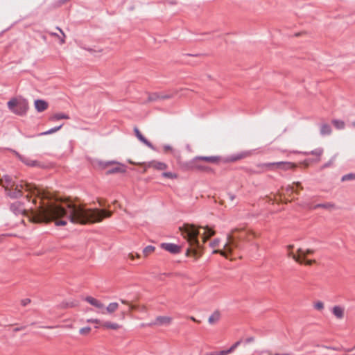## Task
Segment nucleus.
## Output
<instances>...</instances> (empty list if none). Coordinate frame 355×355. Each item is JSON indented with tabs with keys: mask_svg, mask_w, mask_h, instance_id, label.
<instances>
[{
	"mask_svg": "<svg viewBox=\"0 0 355 355\" xmlns=\"http://www.w3.org/2000/svg\"><path fill=\"white\" fill-rule=\"evenodd\" d=\"M26 190L31 191L41 199L40 205L30 211L26 210L23 204L15 202L10 206L16 215H24L33 223H48L55 221L56 225L64 226L69 220L73 223L85 225L98 223L109 216V212L104 209H89L83 205H78L71 202L60 205L54 202H45L44 199H49V193L34 188L29 184H25Z\"/></svg>",
	"mask_w": 355,
	"mask_h": 355,
	"instance_id": "1",
	"label": "nucleus"
},
{
	"mask_svg": "<svg viewBox=\"0 0 355 355\" xmlns=\"http://www.w3.org/2000/svg\"><path fill=\"white\" fill-rule=\"evenodd\" d=\"M255 236V233L250 229L235 228L227 235V241L223 249L214 250L213 253H218L228 259L234 250L241 249V242L250 241Z\"/></svg>",
	"mask_w": 355,
	"mask_h": 355,
	"instance_id": "2",
	"label": "nucleus"
},
{
	"mask_svg": "<svg viewBox=\"0 0 355 355\" xmlns=\"http://www.w3.org/2000/svg\"><path fill=\"white\" fill-rule=\"evenodd\" d=\"M180 230L190 245L187 250V255L193 254L195 257H199L200 255V250L198 239L200 234L198 229L193 225L185 224L182 227H180Z\"/></svg>",
	"mask_w": 355,
	"mask_h": 355,
	"instance_id": "3",
	"label": "nucleus"
},
{
	"mask_svg": "<svg viewBox=\"0 0 355 355\" xmlns=\"http://www.w3.org/2000/svg\"><path fill=\"white\" fill-rule=\"evenodd\" d=\"M7 105L12 113L19 116L25 115L29 108L27 100L21 97L11 98Z\"/></svg>",
	"mask_w": 355,
	"mask_h": 355,
	"instance_id": "4",
	"label": "nucleus"
},
{
	"mask_svg": "<svg viewBox=\"0 0 355 355\" xmlns=\"http://www.w3.org/2000/svg\"><path fill=\"white\" fill-rule=\"evenodd\" d=\"M0 184L2 187H3L6 190L15 187L14 191H10L8 193V195L11 198H18L22 195L21 189H19V186L15 185L12 178L8 175H5L0 178Z\"/></svg>",
	"mask_w": 355,
	"mask_h": 355,
	"instance_id": "5",
	"label": "nucleus"
},
{
	"mask_svg": "<svg viewBox=\"0 0 355 355\" xmlns=\"http://www.w3.org/2000/svg\"><path fill=\"white\" fill-rule=\"evenodd\" d=\"M296 193L299 194V192L297 190H295V187L293 184L288 185L285 189V193H282L280 191L278 192V193L274 195V198H272L270 197H268L269 201H274L277 202H285L287 203L288 202H290L291 200H288L286 196H291V194Z\"/></svg>",
	"mask_w": 355,
	"mask_h": 355,
	"instance_id": "6",
	"label": "nucleus"
},
{
	"mask_svg": "<svg viewBox=\"0 0 355 355\" xmlns=\"http://www.w3.org/2000/svg\"><path fill=\"white\" fill-rule=\"evenodd\" d=\"M85 300L91 305L97 309V313L101 314L109 313L111 312V304H105L100 300L96 299L92 296H87Z\"/></svg>",
	"mask_w": 355,
	"mask_h": 355,
	"instance_id": "7",
	"label": "nucleus"
},
{
	"mask_svg": "<svg viewBox=\"0 0 355 355\" xmlns=\"http://www.w3.org/2000/svg\"><path fill=\"white\" fill-rule=\"evenodd\" d=\"M315 252V250L313 249H306L304 250L302 248H299L297 250V253L295 254L293 252H289V257L292 258L294 261L300 264H302L305 258L310 254H313Z\"/></svg>",
	"mask_w": 355,
	"mask_h": 355,
	"instance_id": "8",
	"label": "nucleus"
},
{
	"mask_svg": "<svg viewBox=\"0 0 355 355\" xmlns=\"http://www.w3.org/2000/svg\"><path fill=\"white\" fill-rule=\"evenodd\" d=\"M272 171H288L290 169H295L297 165L293 162H273Z\"/></svg>",
	"mask_w": 355,
	"mask_h": 355,
	"instance_id": "9",
	"label": "nucleus"
},
{
	"mask_svg": "<svg viewBox=\"0 0 355 355\" xmlns=\"http://www.w3.org/2000/svg\"><path fill=\"white\" fill-rule=\"evenodd\" d=\"M173 322V318L168 315H159L155 318L153 325L156 326H168Z\"/></svg>",
	"mask_w": 355,
	"mask_h": 355,
	"instance_id": "10",
	"label": "nucleus"
},
{
	"mask_svg": "<svg viewBox=\"0 0 355 355\" xmlns=\"http://www.w3.org/2000/svg\"><path fill=\"white\" fill-rule=\"evenodd\" d=\"M250 155L251 153L250 151H243L239 153L230 155L229 157H227V161L234 162L248 157Z\"/></svg>",
	"mask_w": 355,
	"mask_h": 355,
	"instance_id": "11",
	"label": "nucleus"
},
{
	"mask_svg": "<svg viewBox=\"0 0 355 355\" xmlns=\"http://www.w3.org/2000/svg\"><path fill=\"white\" fill-rule=\"evenodd\" d=\"M200 161H204L209 163H217L219 161V157L216 156H197L192 159L191 163H196Z\"/></svg>",
	"mask_w": 355,
	"mask_h": 355,
	"instance_id": "12",
	"label": "nucleus"
},
{
	"mask_svg": "<svg viewBox=\"0 0 355 355\" xmlns=\"http://www.w3.org/2000/svg\"><path fill=\"white\" fill-rule=\"evenodd\" d=\"M146 166L148 168H153L158 171H164L168 168V165L166 164L156 160H153L146 163Z\"/></svg>",
	"mask_w": 355,
	"mask_h": 355,
	"instance_id": "13",
	"label": "nucleus"
},
{
	"mask_svg": "<svg viewBox=\"0 0 355 355\" xmlns=\"http://www.w3.org/2000/svg\"><path fill=\"white\" fill-rule=\"evenodd\" d=\"M160 247L173 254H178L180 252V247L173 243H163Z\"/></svg>",
	"mask_w": 355,
	"mask_h": 355,
	"instance_id": "14",
	"label": "nucleus"
},
{
	"mask_svg": "<svg viewBox=\"0 0 355 355\" xmlns=\"http://www.w3.org/2000/svg\"><path fill=\"white\" fill-rule=\"evenodd\" d=\"M163 153L165 154H172L178 160L180 159V154L176 151L174 148L168 144H165L162 147Z\"/></svg>",
	"mask_w": 355,
	"mask_h": 355,
	"instance_id": "15",
	"label": "nucleus"
},
{
	"mask_svg": "<svg viewBox=\"0 0 355 355\" xmlns=\"http://www.w3.org/2000/svg\"><path fill=\"white\" fill-rule=\"evenodd\" d=\"M34 105L36 110L39 112H42L46 110L49 107L48 103L41 99L35 100L34 102Z\"/></svg>",
	"mask_w": 355,
	"mask_h": 355,
	"instance_id": "16",
	"label": "nucleus"
},
{
	"mask_svg": "<svg viewBox=\"0 0 355 355\" xmlns=\"http://www.w3.org/2000/svg\"><path fill=\"white\" fill-rule=\"evenodd\" d=\"M200 228L204 230V232L202 234V239L203 243H205L207 240H208L211 236H212L215 234L214 230L209 227L208 226L200 227Z\"/></svg>",
	"mask_w": 355,
	"mask_h": 355,
	"instance_id": "17",
	"label": "nucleus"
},
{
	"mask_svg": "<svg viewBox=\"0 0 355 355\" xmlns=\"http://www.w3.org/2000/svg\"><path fill=\"white\" fill-rule=\"evenodd\" d=\"M92 164L96 169L104 170L110 164V162H103L100 159H94V161H92Z\"/></svg>",
	"mask_w": 355,
	"mask_h": 355,
	"instance_id": "18",
	"label": "nucleus"
},
{
	"mask_svg": "<svg viewBox=\"0 0 355 355\" xmlns=\"http://www.w3.org/2000/svg\"><path fill=\"white\" fill-rule=\"evenodd\" d=\"M332 313L336 318L341 320L345 315V309L340 306H335L332 308Z\"/></svg>",
	"mask_w": 355,
	"mask_h": 355,
	"instance_id": "19",
	"label": "nucleus"
},
{
	"mask_svg": "<svg viewBox=\"0 0 355 355\" xmlns=\"http://www.w3.org/2000/svg\"><path fill=\"white\" fill-rule=\"evenodd\" d=\"M273 162L259 163L257 164V167L259 169V172H265L267 171H272Z\"/></svg>",
	"mask_w": 355,
	"mask_h": 355,
	"instance_id": "20",
	"label": "nucleus"
},
{
	"mask_svg": "<svg viewBox=\"0 0 355 355\" xmlns=\"http://www.w3.org/2000/svg\"><path fill=\"white\" fill-rule=\"evenodd\" d=\"M134 131L136 137L144 144L148 146V147H152V144L142 135L138 128L135 127L134 128Z\"/></svg>",
	"mask_w": 355,
	"mask_h": 355,
	"instance_id": "21",
	"label": "nucleus"
},
{
	"mask_svg": "<svg viewBox=\"0 0 355 355\" xmlns=\"http://www.w3.org/2000/svg\"><path fill=\"white\" fill-rule=\"evenodd\" d=\"M87 322L95 323V324H99V325H101L103 327L107 328V329L111 328V324L109 322H102L98 319H93V318L87 319Z\"/></svg>",
	"mask_w": 355,
	"mask_h": 355,
	"instance_id": "22",
	"label": "nucleus"
},
{
	"mask_svg": "<svg viewBox=\"0 0 355 355\" xmlns=\"http://www.w3.org/2000/svg\"><path fill=\"white\" fill-rule=\"evenodd\" d=\"M69 116L64 113H56L50 117L51 121H57L60 119H69Z\"/></svg>",
	"mask_w": 355,
	"mask_h": 355,
	"instance_id": "23",
	"label": "nucleus"
},
{
	"mask_svg": "<svg viewBox=\"0 0 355 355\" xmlns=\"http://www.w3.org/2000/svg\"><path fill=\"white\" fill-rule=\"evenodd\" d=\"M56 29L58 30L60 32L61 35H59L58 34H57L55 33H50V35H52V36L58 37L60 40V44H64L65 42V37H66V35H65V34L63 33V31L59 27H57Z\"/></svg>",
	"mask_w": 355,
	"mask_h": 355,
	"instance_id": "24",
	"label": "nucleus"
},
{
	"mask_svg": "<svg viewBox=\"0 0 355 355\" xmlns=\"http://www.w3.org/2000/svg\"><path fill=\"white\" fill-rule=\"evenodd\" d=\"M220 314L218 311H214L209 318L208 321L210 324H214L220 319Z\"/></svg>",
	"mask_w": 355,
	"mask_h": 355,
	"instance_id": "25",
	"label": "nucleus"
},
{
	"mask_svg": "<svg viewBox=\"0 0 355 355\" xmlns=\"http://www.w3.org/2000/svg\"><path fill=\"white\" fill-rule=\"evenodd\" d=\"M115 172L124 173L125 172V167L112 162V173Z\"/></svg>",
	"mask_w": 355,
	"mask_h": 355,
	"instance_id": "26",
	"label": "nucleus"
},
{
	"mask_svg": "<svg viewBox=\"0 0 355 355\" xmlns=\"http://www.w3.org/2000/svg\"><path fill=\"white\" fill-rule=\"evenodd\" d=\"M17 156L23 162H24L28 166H34L37 165L36 161L31 160L18 154Z\"/></svg>",
	"mask_w": 355,
	"mask_h": 355,
	"instance_id": "27",
	"label": "nucleus"
},
{
	"mask_svg": "<svg viewBox=\"0 0 355 355\" xmlns=\"http://www.w3.org/2000/svg\"><path fill=\"white\" fill-rule=\"evenodd\" d=\"M331 132V128L328 124H323L320 128V133L322 135H329Z\"/></svg>",
	"mask_w": 355,
	"mask_h": 355,
	"instance_id": "28",
	"label": "nucleus"
},
{
	"mask_svg": "<svg viewBox=\"0 0 355 355\" xmlns=\"http://www.w3.org/2000/svg\"><path fill=\"white\" fill-rule=\"evenodd\" d=\"M155 248L152 245H148L143 250V255L145 257H147L150 254L154 252Z\"/></svg>",
	"mask_w": 355,
	"mask_h": 355,
	"instance_id": "29",
	"label": "nucleus"
},
{
	"mask_svg": "<svg viewBox=\"0 0 355 355\" xmlns=\"http://www.w3.org/2000/svg\"><path fill=\"white\" fill-rule=\"evenodd\" d=\"M333 125L338 129H343L345 128V122L340 120H334L332 121Z\"/></svg>",
	"mask_w": 355,
	"mask_h": 355,
	"instance_id": "30",
	"label": "nucleus"
},
{
	"mask_svg": "<svg viewBox=\"0 0 355 355\" xmlns=\"http://www.w3.org/2000/svg\"><path fill=\"white\" fill-rule=\"evenodd\" d=\"M355 180V173H348L343 175L341 178L342 182L351 181Z\"/></svg>",
	"mask_w": 355,
	"mask_h": 355,
	"instance_id": "31",
	"label": "nucleus"
},
{
	"mask_svg": "<svg viewBox=\"0 0 355 355\" xmlns=\"http://www.w3.org/2000/svg\"><path fill=\"white\" fill-rule=\"evenodd\" d=\"M315 207H321L327 209H332L335 208V205L333 203H325V204H319L315 206Z\"/></svg>",
	"mask_w": 355,
	"mask_h": 355,
	"instance_id": "32",
	"label": "nucleus"
},
{
	"mask_svg": "<svg viewBox=\"0 0 355 355\" xmlns=\"http://www.w3.org/2000/svg\"><path fill=\"white\" fill-rule=\"evenodd\" d=\"M62 126V125H59L58 127H55L53 128H51V129L46 131V132H42V133L39 134V135L41 136V135H50V134L54 133L56 131L59 130L61 128Z\"/></svg>",
	"mask_w": 355,
	"mask_h": 355,
	"instance_id": "33",
	"label": "nucleus"
},
{
	"mask_svg": "<svg viewBox=\"0 0 355 355\" xmlns=\"http://www.w3.org/2000/svg\"><path fill=\"white\" fill-rule=\"evenodd\" d=\"M162 175L164 178H170V179H175L178 178L177 174L171 173V172H164L162 173Z\"/></svg>",
	"mask_w": 355,
	"mask_h": 355,
	"instance_id": "34",
	"label": "nucleus"
},
{
	"mask_svg": "<svg viewBox=\"0 0 355 355\" xmlns=\"http://www.w3.org/2000/svg\"><path fill=\"white\" fill-rule=\"evenodd\" d=\"M198 162H198L196 163H192L193 164V166L195 168L200 170V171H207L209 169L208 167L202 166Z\"/></svg>",
	"mask_w": 355,
	"mask_h": 355,
	"instance_id": "35",
	"label": "nucleus"
},
{
	"mask_svg": "<svg viewBox=\"0 0 355 355\" xmlns=\"http://www.w3.org/2000/svg\"><path fill=\"white\" fill-rule=\"evenodd\" d=\"M314 308L318 311H321L324 309V304L321 301H318L314 304Z\"/></svg>",
	"mask_w": 355,
	"mask_h": 355,
	"instance_id": "36",
	"label": "nucleus"
},
{
	"mask_svg": "<svg viewBox=\"0 0 355 355\" xmlns=\"http://www.w3.org/2000/svg\"><path fill=\"white\" fill-rule=\"evenodd\" d=\"M292 184L295 187V190H297L299 193L300 190H303V187L300 182H294Z\"/></svg>",
	"mask_w": 355,
	"mask_h": 355,
	"instance_id": "37",
	"label": "nucleus"
},
{
	"mask_svg": "<svg viewBox=\"0 0 355 355\" xmlns=\"http://www.w3.org/2000/svg\"><path fill=\"white\" fill-rule=\"evenodd\" d=\"M91 331V328L89 327H83L80 329V334L82 335H87Z\"/></svg>",
	"mask_w": 355,
	"mask_h": 355,
	"instance_id": "38",
	"label": "nucleus"
},
{
	"mask_svg": "<svg viewBox=\"0 0 355 355\" xmlns=\"http://www.w3.org/2000/svg\"><path fill=\"white\" fill-rule=\"evenodd\" d=\"M315 263V259H304V263L302 264H304L306 266H311L313 265V263Z\"/></svg>",
	"mask_w": 355,
	"mask_h": 355,
	"instance_id": "39",
	"label": "nucleus"
},
{
	"mask_svg": "<svg viewBox=\"0 0 355 355\" xmlns=\"http://www.w3.org/2000/svg\"><path fill=\"white\" fill-rule=\"evenodd\" d=\"M129 163H130V164H135V165H144V166H145V168H143V171H144L143 172H144V173H146V171H147V168H148V167H147V166H146V164H144V163H139V162H138V163H137V162H132V161H131V160H129Z\"/></svg>",
	"mask_w": 355,
	"mask_h": 355,
	"instance_id": "40",
	"label": "nucleus"
},
{
	"mask_svg": "<svg viewBox=\"0 0 355 355\" xmlns=\"http://www.w3.org/2000/svg\"><path fill=\"white\" fill-rule=\"evenodd\" d=\"M121 303L128 304L129 306V311H131L132 310H135L137 309V306L135 305L130 304L127 301L121 300Z\"/></svg>",
	"mask_w": 355,
	"mask_h": 355,
	"instance_id": "41",
	"label": "nucleus"
},
{
	"mask_svg": "<svg viewBox=\"0 0 355 355\" xmlns=\"http://www.w3.org/2000/svg\"><path fill=\"white\" fill-rule=\"evenodd\" d=\"M219 243H220V241L219 239H214L211 243V246L212 248H217L219 246Z\"/></svg>",
	"mask_w": 355,
	"mask_h": 355,
	"instance_id": "42",
	"label": "nucleus"
},
{
	"mask_svg": "<svg viewBox=\"0 0 355 355\" xmlns=\"http://www.w3.org/2000/svg\"><path fill=\"white\" fill-rule=\"evenodd\" d=\"M294 246L293 245H288L287 246V256L289 257V252H293V249Z\"/></svg>",
	"mask_w": 355,
	"mask_h": 355,
	"instance_id": "43",
	"label": "nucleus"
},
{
	"mask_svg": "<svg viewBox=\"0 0 355 355\" xmlns=\"http://www.w3.org/2000/svg\"><path fill=\"white\" fill-rule=\"evenodd\" d=\"M313 154H314L316 156L320 157L322 155V150H317L315 152H313Z\"/></svg>",
	"mask_w": 355,
	"mask_h": 355,
	"instance_id": "44",
	"label": "nucleus"
},
{
	"mask_svg": "<svg viewBox=\"0 0 355 355\" xmlns=\"http://www.w3.org/2000/svg\"><path fill=\"white\" fill-rule=\"evenodd\" d=\"M119 308V304L118 303H113L112 302V312L116 310Z\"/></svg>",
	"mask_w": 355,
	"mask_h": 355,
	"instance_id": "45",
	"label": "nucleus"
},
{
	"mask_svg": "<svg viewBox=\"0 0 355 355\" xmlns=\"http://www.w3.org/2000/svg\"><path fill=\"white\" fill-rule=\"evenodd\" d=\"M112 329H116L121 328V326L118 324L112 323Z\"/></svg>",
	"mask_w": 355,
	"mask_h": 355,
	"instance_id": "46",
	"label": "nucleus"
},
{
	"mask_svg": "<svg viewBox=\"0 0 355 355\" xmlns=\"http://www.w3.org/2000/svg\"><path fill=\"white\" fill-rule=\"evenodd\" d=\"M128 257L130 259L133 260L135 259V254L133 252H130L128 254Z\"/></svg>",
	"mask_w": 355,
	"mask_h": 355,
	"instance_id": "47",
	"label": "nucleus"
},
{
	"mask_svg": "<svg viewBox=\"0 0 355 355\" xmlns=\"http://www.w3.org/2000/svg\"><path fill=\"white\" fill-rule=\"evenodd\" d=\"M31 302L29 299H25L22 301V304L24 306H26L27 304H28Z\"/></svg>",
	"mask_w": 355,
	"mask_h": 355,
	"instance_id": "48",
	"label": "nucleus"
},
{
	"mask_svg": "<svg viewBox=\"0 0 355 355\" xmlns=\"http://www.w3.org/2000/svg\"><path fill=\"white\" fill-rule=\"evenodd\" d=\"M125 311H123L121 313V318L122 320H123L125 318Z\"/></svg>",
	"mask_w": 355,
	"mask_h": 355,
	"instance_id": "49",
	"label": "nucleus"
},
{
	"mask_svg": "<svg viewBox=\"0 0 355 355\" xmlns=\"http://www.w3.org/2000/svg\"><path fill=\"white\" fill-rule=\"evenodd\" d=\"M239 345V343H235L230 349V351H232L235 349V347Z\"/></svg>",
	"mask_w": 355,
	"mask_h": 355,
	"instance_id": "50",
	"label": "nucleus"
},
{
	"mask_svg": "<svg viewBox=\"0 0 355 355\" xmlns=\"http://www.w3.org/2000/svg\"><path fill=\"white\" fill-rule=\"evenodd\" d=\"M137 258V259H139L140 258V255L138 254V253H135V258Z\"/></svg>",
	"mask_w": 355,
	"mask_h": 355,
	"instance_id": "51",
	"label": "nucleus"
},
{
	"mask_svg": "<svg viewBox=\"0 0 355 355\" xmlns=\"http://www.w3.org/2000/svg\"><path fill=\"white\" fill-rule=\"evenodd\" d=\"M270 355H288L286 354H270Z\"/></svg>",
	"mask_w": 355,
	"mask_h": 355,
	"instance_id": "52",
	"label": "nucleus"
},
{
	"mask_svg": "<svg viewBox=\"0 0 355 355\" xmlns=\"http://www.w3.org/2000/svg\"><path fill=\"white\" fill-rule=\"evenodd\" d=\"M191 319L194 322H197V320L193 317H191ZM198 322H199L198 321Z\"/></svg>",
	"mask_w": 355,
	"mask_h": 355,
	"instance_id": "53",
	"label": "nucleus"
},
{
	"mask_svg": "<svg viewBox=\"0 0 355 355\" xmlns=\"http://www.w3.org/2000/svg\"><path fill=\"white\" fill-rule=\"evenodd\" d=\"M352 125L355 128V121L352 122Z\"/></svg>",
	"mask_w": 355,
	"mask_h": 355,
	"instance_id": "54",
	"label": "nucleus"
},
{
	"mask_svg": "<svg viewBox=\"0 0 355 355\" xmlns=\"http://www.w3.org/2000/svg\"><path fill=\"white\" fill-rule=\"evenodd\" d=\"M304 164L306 165V166H309V163L307 162V161H305V162H304Z\"/></svg>",
	"mask_w": 355,
	"mask_h": 355,
	"instance_id": "55",
	"label": "nucleus"
}]
</instances>
